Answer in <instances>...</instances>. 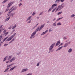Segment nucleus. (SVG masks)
<instances>
[{"instance_id":"34","label":"nucleus","mask_w":75,"mask_h":75,"mask_svg":"<svg viewBox=\"0 0 75 75\" xmlns=\"http://www.w3.org/2000/svg\"><path fill=\"white\" fill-rule=\"evenodd\" d=\"M74 16H75V15L73 14L72 15H71V18L74 17Z\"/></svg>"},{"instance_id":"9","label":"nucleus","mask_w":75,"mask_h":75,"mask_svg":"<svg viewBox=\"0 0 75 75\" xmlns=\"http://www.w3.org/2000/svg\"><path fill=\"white\" fill-rule=\"evenodd\" d=\"M57 6V5L56 4H54L52 6V8H54L55 7Z\"/></svg>"},{"instance_id":"1","label":"nucleus","mask_w":75,"mask_h":75,"mask_svg":"<svg viewBox=\"0 0 75 75\" xmlns=\"http://www.w3.org/2000/svg\"><path fill=\"white\" fill-rule=\"evenodd\" d=\"M63 7H64V6H62V5L58 6V7L57 8L55 12H56V11H58V10H61V9H62V8Z\"/></svg>"},{"instance_id":"32","label":"nucleus","mask_w":75,"mask_h":75,"mask_svg":"<svg viewBox=\"0 0 75 75\" xmlns=\"http://www.w3.org/2000/svg\"><path fill=\"white\" fill-rule=\"evenodd\" d=\"M16 9H17V7H15L14 8H13V9L12 11L13 10H16Z\"/></svg>"},{"instance_id":"33","label":"nucleus","mask_w":75,"mask_h":75,"mask_svg":"<svg viewBox=\"0 0 75 75\" xmlns=\"http://www.w3.org/2000/svg\"><path fill=\"white\" fill-rule=\"evenodd\" d=\"M56 8H55L52 11V12H54V11H55V10H56Z\"/></svg>"},{"instance_id":"22","label":"nucleus","mask_w":75,"mask_h":75,"mask_svg":"<svg viewBox=\"0 0 75 75\" xmlns=\"http://www.w3.org/2000/svg\"><path fill=\"white\" fill-rule=\"evenodd\" d=\"M8 69H9V68H7L6 69H5V70L4 72H6V71H8Z\"/></svg>"},{"instance_id":"13","label":"nucleus","mask_w":75,"mask_h":75,"mask_svg":"<svg viewBox=\"0 0 75 75\" xmlns=\"http://www.w3.org/2000/svg\"><path fill=\"white\" fill-rule=\"evenodd\" d=\"M62 48H63V47L62 46L60 47H59L57 50V51H58L59 50H60L62 49Z\"/></svg>"},{"instance_id":"24","label":"nucleus","mask_w":75,"mask_h":75,"mask_svg":"<svg viewBox=\"0 0 75 75\" xmlns=\"http://www.w3.org/2000/svg\"><path fill=\"white\" fill-rule=\"evenodd\" d=\"M52 9H53V8H50L48 11V12H50V11H51V10H52Z\"/></svg>"},{"instance_id":"61","label":"nucleus","mask_w":75,"mask_h":75,"mask_svg":"<svg viewBox=\"0 0 75 75\" xmlns=\"http://www.w3.org/2000/svg\"><path fill=\"white\" fill-rule=\"evenodd\" d=\"M13 8V7H12L11 9H10V10H11V9H12Z\"/></svg>"},{"instance_id":"16","label":"nucleus","mask_w":75,"mask_h":75,"mask_svg":"<svg viewBox=\"0 0 75 75\" xmlns=\"http://www.w3.org/2000/svg\"><path fill=\"white\" fill-rule=\"evenodd\" d=\"M8 38V37H7L6 38H5L3 40V42H4L5 41V40H7V38Z\"/></svg>"},{"instance_id":"59","label":"nucleus","mask_w":75,"mask_h":75,"mask_svg":"<svg viewBox=\"0 0 75 75\" xmlns=\"http://www.w3.org/2000/svg\"><path fill=\"white\" fill-rule=\"evenodd\" d=\"M63 39H65H65H67V38H65V37H64L63 38Z\"/></svg>"},{"instance_id":"62","label":"nucleus","mask_w":75,"mask_h":75,"mask_svg":"<svg viewBox=\"0 0 75 75\" xmlns=\"http://www.w3.org/2000/svg\"><path fill=\"white\" fill-rule=\"evenodd\" d=\"M49 23V21L47 22V23Z\"/></svg>"},{"instance_id":"17","label":"nucleus","mask_w":75,"mask_h":75,"mask_svg":"<svg viewBox=\"0 0 75 75\" xmlns=\"http://www.w3.org/2000/svg\"><path fill=\"white\" fill-rule=\"evenodd\" d=\"M60 1V0H57L56 1V3H58L59 2V1Z\"/></svg>"},{"instance_id":"20","label":"nucleus","mask_w":75,"mask_h":75,"mask_svg":"<svg viewBox=\"0 0 75 75\" xmlns=\"http://www.w3.org/2000/svg\"><path fill=\"white\" fill-rule=\"evenodd\" d=\"M72 51V49H70L69 50H68V52H71Z\"/></svg>"},{"instance_id":"14","label":"nucleus","mask_w":75,"mask_h":75,"mask_svg":"<svg viewBox=\"0 0 75 75\" xmlns=\"http://www.w3.org/2000/svg\"><path fill=\"white\" fill-rule=\"evenodd\" d=\"M10 16L9 17V18H6L5 20V21H8V20H9V19H10Z\"/></svg>"},{"instance_id":"8","label":"nucleus","mask_w":75,"mask_h":75,"mask_svg":"<svg viewBox=\"0 0 75 75\" xmlns=\"http://www.w3.org/2000/svg\"><path fill=\"white\" fill-rule=\"evenodd\" d=\"M27 71H28V69H23L21 71V72H24Z\"/></svg>"},{"instance_id":"15","label":"nucleus","mask_w":75,"mask_h":75,"mask_svg":"<svg viewBox=\"0 0 75 75\" xmlns=\"http://www.w3.org/2000/svg\"><path fill=\"white\" fill-rule=\"evenodd\" d=\"M47 32H48V30H47L45 32L43 33V35L47 33Z\"/></svg>"},{"instance_id":"45","label":"nucleus","mask_w":75,"mask_h":75,"mask_svg":"<svg viewBox=\"0 0 75 75\" xmlns=\"http://www.w3.org/2000/svg\"><path fill=\"white\" fill-rule=\"evenodd\" d=\"M2 36L1 35V36H0V40H1V38H2Z\"/></svg>"},{"instance_id":"27","label":"nucleus","mask_w":75,"mask_h":75,"mask_svg":"<svg viewBox=\"0 0 75 75\" xmlns=\"http://www.w3.org/2000/svg\"><path fill=\"white\" fill-rule=\"evenodd\" d=\"M12 56H9L8 59V60H9V59H11V57H12Z\"/></svg>"},{"instance_id":"42","label":"nucleus","mask_w":75,"mask_h":75,"mask_svg":"<svg viewBox=\"0 0 75 75\" xmlns=\"http://www.w3.org/2000/svg\"><path fill=\"white\" fill-rule=\"evenodd\" d=\"M64 1H65V0H60V1L61 2H63Z\"/></svg>"},{"instance_id":"38","label":"nucleus","mask_w":75,"mask_h":75,"mask_svg":"<svg viewBox=\"0 0 75 75\" xmlns=\"http://www.w3.org/2000/svg\"><path fill=\"white\" fill-rule=\"evenodd\" d=\"M43 27H44V25H42V26L40 27V28L41 29H42V28H43Z\"/></svg>"},{"instance_id":"36","label":"nucleus","mask_w":75,"mask_h":75,"mask_svg":"<svg viewBox=\"0 0 75 75\" xmlns=\"http://www.w3.org/2000/svg\"><path fill=\"white\" fill-rule=\"evenodd\" d=\"M35 13H34V12L32 14V16H34V15H35Z\"/></svg>"},{"instance_id":"52","label":"nucleus","mask_w":75,"mask_h":75,"mask_svg":"<svg viewBox=\"0 0 75 75\" xmlns=\"http://www.w3.org/2000/svg\"><path fill=\"white\" fill-rule=\"evenodd\" d=\"M14 41V39H13L11 41L13 42V41Z\"/></svg>"},{"instance_id":"53","label":"nucleus","mask_w":75,"mask_h":75,"mask_svg":"<svg viewBox=\"0 0 75 75\" xmlns=\"http://www.w3.org/2000/svg\"><path fill=\"white\" fill-rule=\"evenodd\" d=\"M41 28H40L39 29V31H40V30H41Z\"/></svg>"},{"instance_id":"19","label":"nucleus","mask_w":75,"mask_h":75,"mask_svg":"<svg viewBox=\"0 0 75 75\" xmlns=\"http://www.w3.org/2000/svg\"><path fill=\"white\" fill-rule=\"evenodd\" d=\"M7 1V0H5L2 3H3V4L5 3H6Z\"/></svg>"},{"instance_id":"2","label":"nucleus","mask_w":75,"mask_h":75,"mask_svg":"<svg viewBox=\"0 0 75 75\" xmlns=\"http://www.w3.org/2000/svg\"><path fill=\"white\" fill-rule=\"evenodd\" d=\"M16 34V33H15L12 36H11V37L9 38L6 41H10L15 36V35Z\"/></svg>"},{"instance_id":"12","label":"nucleus","mask_w":75,"mask_h":75,"mask_svg":"<svg viewBox=\"0 0 75 75\" xmlns=\"http://www.w3.org/2000/svg\"><path fill=\"white\" fill-rule=\"evenodd\" d=\"M68 44L67 43H66L64 45L63 47H64V48L65 47H67V46H68Z\"/></svg>"},{"instance_id":"18","label":"nucleus","mask_w":75,"mask_h":75,"mask_svg":"<svg viewBox=\"0 0 75 75\" xmlns=\"http://www.w3.org/2000/svg\"><path fill=\"white\" fill-rule=\"evenodd\" d=\"M38 30H39V27H38L35 30V31L34 32H36V33H37L38 31Z\"/></svg>"},{"instance_id":"39","label":"nucleus","mask_w":75,"mask_h":75,"mask_svg":"<svg viewBox=\"0 0 75 75\" xmlns=\"http://www.w3.org/2000/svg\"><path fill=\"white\" fill-rule=\"evenodd\" d=\"M22 5V4L21 3L19 5V7H21V5Z\"/></svg>"},{"instance_id":"46","label":"nucleus","mask_w":75,"mask_h":75,"mask_svg":"<svg viewBox=\"0 0 75 75\" xmlns=\"http://www.w3.org/2000/svg\"><path fill=\"white\" fill-rule=\"evenodd\" d=\"M14 65V63H12L10 64V65H11V66H12V65Z\"/></svg>"},{"instance_id":"6","label":"nucleus","mask_w":75,"mask_h":75,"mask_svg":"<svg viewBox=\"0 0 75 75\" xmlns=\"http://www.w3.org/2000/svg\"><path fill=\"white\" fill-rule=\"evenodd\" d=\"M14 3V2H11V3L9 4H8V6H7V8H8V7H10L12 5V4H13Z\"/></svg>"},{"instance_id":"35","label":"nucleus","mask_w":75,"mask_h":75,"mask_svg":"<svg viewBox=\"0 0 75 75\" xmlns=\"http://www.w3.org/2000/svg\"><path fill=\"white\" fill-rule=\"evenodd\" d=\"M63 18V17L62 18H58L57 20V21H59V20H60V19H62V18Z\"/></svg>"},{"instance_id":"30","label":"nucleus","mask_w":75,"mask_h":75,"mask_svg":"<svg viewBox=\"0 0 75 75\" xmlns=\"http://www.w3.org/2000/svg\"><path fill=\"white\" fill-rule=\"evenodd\" d=\"M16 25H15L14 26H13V27L12 28V29H14V28H16Z\"/></svg>"},{"instance_id":"28","label":"nucleus","mask_w":75,"mask_h":75,"mask_svg":"<svg viewBox=\"0 0 75 75\" xmlns=\"http://www.w3.org/2000/svg\"><path fill=\"white\" fill-rule=\"evenodd\" d=\"M61 13H62V12H60L58 13L57 15H59V14H61Z\"/></svg>"},{"instance_id":"41","label":"nucleus","mask_w":75,"mask_h":75,"mask_svg":"<svg viewBox=\"0 0 75 75\" xmlns=\"http://www.w3.org/2000/svg\"><path fill=\"white\" fill-rule=\"evenodd\" d=\"M62 44H63V43H61V44L59 46V47L61 45H62Z\"/></svg>"},{"instance_id":"56","label":"nucleus","mask_w":75,"mask_h":75,"mask_svg":"<svg viewBox=\"0 0 75 75\" xmlns=\"http://www.w3.org/2000/svg\"><path fill=\"white\" fill-rule=\"evenodd\" d=\"M41 14H42V13H41L40 14L39 16H40V15H41Z\"/></svg>"},{"instance_id":"54","label":"nucleus","mask_w":75,"mask_h":75,"mask_svg":"<svg viewBox=\"0 0 75 75\" xmlns=\"http://www.w3.org/2000/svg\"><path fill=\"white\" fill-rule=\"evenodd\" d=\"M31 23V21H29L28 23Z\"/></svg>"},{"instance_id":"57","label":"nucleus","mask_w":75,"mask_h":75,"mask_svg":"<svg viewBox=\"0 0 75 75\" xmlns=\"http://www.w3.org/2000/svg\"><path fill=\"white\" fill-rule=\"evenodd\" d=\"M11 42H12V41H11L9 43V44H10V43H11Z\"/></svg>"},{"instance_id":"50","label":"nucleus","mask_w":75,"mask_h":75,"mask_svg":"<svg viewBox=\"0 0 75 75\" xmlns=\"http://www.w3.org/2000/svg\"><path fill=\"white\" fill-rule=\"evenodd\" d=\"M3 44L2 42H1L0 43V44H1H1Z\"/></svg>"},{"instance_id":"51","label":"nucleus","mask_w":75,"mask_h":75,"mask_svg":"<svg viewBox=\"0 0 75 75\" xmlns=\"http://www.w3.org/2000/svg\"><path fill=\"white\" fill-rule=\"evenodd\" d=\"M3 27V25H1L0 26V29L1 28V27Z\"/></svg>"},{"instance_id":"49","label":"nucleus","mask_w":75,"mask_h":75,"mask_svg":"<svg viewBox=\"0 0 75 75\" xmlns=\"http://www.w3.org/2000/svg\"><path fill=\"white\" fill-rule=\"evenodd\" d=\"M7 31V30H4V33H6V32Z\"/></svg>"},{"instance_id":"25","label":"nucleus","mask_w":75,"mask_h":75,"mask_svg":"<svg viewBox=\"0 0 75 75\" xmlns=\"http://www.w3.org/2000/svg\"><path fill=\"white\" fill-rule=\"evenodd\" d=\"M7 56H6V57L4 58V59L3 61H5V60L6 59V58H7Z\"/></svg>"},{"instance_id":"26","label":"nucleus","mask_w":75,"mask_h":75,"mask_svg":"<svg viewBox=\"0 0 75 75\" xmlns=\"http://www.w3.org/2000/svg\"><path fill=\"white\" fill-rule=\"evenodd\" d=\"M8 34V32H7L6 33H5L4 34L5 35V36L7 35V34Z\"/></svg>"},{"instance_id":"40","label":"nucleus","mask_w":75,"mask_h":75,"mask_svg":"<svg viewBox=\"0 0 75 75\" xmlns=\"http://www.w3.org/2000/svg\"><path fill=\"white\" fill-rule=\"evenodd\" d=\"M8 10H9V8H7V9H6V11H5V12H6V11H8Z\"/></svg>"},{"instance_id":"47","label":"nucleus","mask_w":75,"mask_h":75,"mask_svg":"<svg viewBox=\"0 0 75 75\" xmlns=\"http://www.w3.org/2000/svg\"><path fill=\"white\" fill-rule=\"evenodd\" d=\"M26 75H32V74H27Z\"/></svg>"},{"instance_id":"37","label":"nucleus","mask_w":75,"mask_h":75,"mask_svg":"<svg viewBox=\"0 0 75 75\" xmlns=\"http://www.w3.org/2000/svg\"><path fill=\"white\" fill-rule=\"evenodd\" d=\"M11 65H10H10H7V68H8V67H11Z\"/></svg>"},{"instance_id":"23","label":"nucleus","mask_w":75,"mask_h":75,"mask_svg":"<svg viewBox=\"0 0 75 75\" xmlns=\"http://www.w3.org/2000/svg\"><path fill=\"white\" fill-rule=\"evenodd\" d=\"M61 25V24L60 23H58L57 24V25Z\"/></svg>"},{"instance_id":"21","label":"nucleus","mask_w":75,"mask_h":75,"mask_svg":"<svg viewBox=\"0 0 75 75\" xmlns=\"http://www.w3.org/2000/svg\"><path fill=\"white\" fill-rule=\"evenodd\" d=\"M31 18V16H30L29 18H28L27 21H28V20H30V19Z\"/></svg>"},{"instance_id":"58","label":"nucleus","mask_w":75,"mask_h":75,"mask_svg":"<svg viewBox=\"0 0 75 75\" xmlns=\"http://www.w3.org/2000/svg\"><path fill=\"white\" fill-rule=\"evenodd\" d=\"M9 62V61H7L6 62V64H7V63H8V62Z\"/></svg>"},{"instance_id":"60","label":"nucleus","mask_w":75,"mask_h":75,"mask_svg":"<svg viewBox=\"0 0 75 75\" xmlns=\"http://www.w3.org/2000/svg\"><path fill=\"white\" fill-rule=\"evenodd\" d=\"M51 31V30L50 29L49 31V32H50V31Z\"/></svg>"},{"instance_id":"31","label":"nucleus","mask_w":75,"mask_h":75,"mask_svg":"<svg viewBox=\"0 0 75 75\" xmlns=\"http://www.w3.org/2000/svg\"><path fill=\"white\" fill-rule=\"evenodd\" d=\"M38 25V23L36 26H35L33 28V29H34V28H35V27H37V25Z\"/></svg>"},{"instance_id":"29","label":"nucleus","mask_w":75,"mask_h":75,"mask_svg":"<svg viewBox=\"0 0 75 75\" xmlns=\"http://www.w3.org/2000/svg\"><path fill=\"white\" fill-rule=\"evenodd\" d=\"M56 23H54L53 24V25L54 26H57V25L55 24Z\"/></svg>"},{"instance_id":"7","label":"nucleus","mask_w":75,"mask_h":75,"mask_svg":"<svg viewBox=\"0 0 75 75\" xmlns=\"http://www.w3.org/2000/svg\"><path fill=\"white\" fill-rule=\"evenodd\" d=\"M61 43V42H60V41H58L56 43V45L55 46V47H56V46H57V45H58L59 44Z\"/></svg>"},{"instance_id":"48","label":"nucleus","mask_w":75,"mask_h":75,"mask_svg":"<svg viewBox=\"0 0 75 75\" xmlns=\"http://www.w3.org/2000/svg\"><path fill=\"white\" fill-rule=\"evenodd\" d=\"M8 28V29H11V26L10 27H9Z\"/></svg>"},{"instance_id":"63","label":"nucleus","mask_w":75,"mask_h":75,"mask_svg":"<svg viewBox=\"0 0 75 75\" xmlns=\"http://www.w3.org/2000/svg\"><path fill=\"white\" fill-rule=\"evenodd\" d=\"M1 44H0V47H1Z\"/></svg>"},{"instance_id":"11","label":"nucleus","mask_w":75,"mask_h":75,"mask_svg":"<svg viewBox=\"0 0 75 75\" xmlns=\"http://www.w3.org/2000/svg\"><path fill=\"white\" fill-rule=\"evenodd\" d=\"M16 67H17L16 66H14L13 68L10 69V71H13V69H14L15 68H16Z\"/></svg>"},{"instance_id":"4","label":"nucleus","mask_w":75,"mask_h":75,"mask_svg":"<svg viewBox=\"0 0 75 75\" xmlns=\"http://www.w3.org/2000/svg\"><path fill=\"white\" fill-rule=\"evenodd\" d=\"M36 34V32H34V33H33L31 35V37H30V38H34V36L35 34Z\"/></svg>"},{"instance_id":"10","label":"nucleus","mask_w":75,"mask_h":75,"mask_svg":"<svg viewBox=\"0 0 75 75\" xmlns=\"http://www.w3.org/2000/svg\"><path fill=\"white\" fill-rule=\"evenodd\" d=\"M16 58L15 57H13L12 59L10 61V62H13V61L15 60Z\"/></svg>"},{"instance_id":"44","label":"nucleus","mask_w":75,"mask_h":75,"mask_svg":"<svg viewBox=\"0 0 75 75\" xmlns=\"http://www.w3.org/2000/svg\"><path fill=\"white\" fill-rule=\"evenodd\" d=\"M39 63H38L37 64V67H38V66H39Z\"/></svg>"},{"instance_id":"5","label":"nucleus","mask_w":75,"mask_h":75,"mask_svg":"<svg viewBox=\"0 0 75 75\" xmlns=\"http://www.w3.org/2000/svg\"><path fill=\"white\" fill-rule=\"evenodd\" d=\"M55 43H54L53 44L51 45L50 48H49V50H51L52 49V48H53V47H54V46L55 45Z\"/></svg>"},{"instance_id":"3","label":"nucleus","mask_w":75,"mask_h":75,"mask_svg":"<svg viewBox=\"0 0 75 75\" xmlns=\"http://www.w3.org/2000/svg\"><path fill=\"white\" fill-rule=\"evenodd\" d=\"M11 11H10L8 13V14H7L8 16H12V17H13V16H14V13H11Z\"/></svg>"},{"instance_id":"43","label":"nucleus","mask_w":75,"mask_h":75,"mask_svg":"<svg viewBox=\"0 0 75 75\" xmlns=\"http://www.w3.org/2000/svg\"><path fill=\"white\" fill-rule=\"evenodd\" d=\"M7 45H8V44H4V46H7Z\"/></svg>"},{"instance_id":"64","label":"nucleus","mask_w":75,"mask_h":75,"mask_svg":"<svg viewBox=\"0 0 75 75\" xmlns=\"http://www.w3.org/2000/svg\"><path fill=\"white\" fill-rule=\"evenodd\" d=\"M1 30H0V32H1Z\"/></svg>"},{"instance_id":"55","label":"nucleus","mask_w":75,"mask_h":75,"mask_svg":"<svg viewBox=\"0 0 75 75\" xmlns=\"http://www.w3.org/2000/svg\"><path fill=\"white\" fill-rule=\"evenodd\" d=\"M55 20H56V19H55V18H54V19H53V21H55Z\"/></svg>"}]
</instances>
